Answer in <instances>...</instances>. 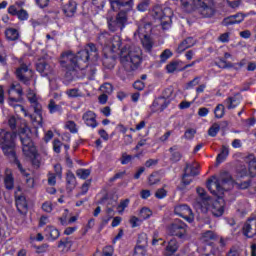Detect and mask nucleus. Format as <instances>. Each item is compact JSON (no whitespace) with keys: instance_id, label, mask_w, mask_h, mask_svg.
Here are the masks:
<instances>
[{"instance_id":"nucleus-25","label":"nucleus","mask_w":256,"mask_h":256,"mask_svg":"<svg viewBox=\"0 0 256 256\" xmlns=\"http://www.w3.org/2000/svg\"><path fill=\"white\" fill-rule=\"evenodd\" d=\"M63 13L66 15V17H73L75 13H77V2L69 1L67 4H65L63 7Z\"/></svg>"},{"instance_id":"nucleus-15","label":"nucleus","mask_w":256,"mask_h":256,"mask_svg":"<svg viewBox=\"0 0 256 256\" xmlns=\"http://www.w3.org/2000/svg\"><path fill=\"white\" fill-rule=\"evenodd\" d=\"M243 21H245V15L242 13H237L224 18L222 24L225 27H229L230 25H239V23H243Z\"/></svg>"},{"instance_id":"nucleus-58","label":"nucleus","mask_w":256,"mask_h":256,"mask_svg":"<svg viewBox=\"0 0 256 256\" xmlns=\"http://www.w3.org/2000/svg\"><path fill=\"white\" fill-rule=\"evenodd\" d=\"M57 184V175L53 173H48V185H51L52 187Z\"/></svg>"},{"instance_id":"nucleus-3","label":"nucleus","mask_w":256,"mask_h":256,"mask_svg":"<svg viewBox=\"0 0 256 256\" xmlns=\"http://www.w3.org/2000/svg\"><path fill=\"white\" fill-rule=\"evenodd\" d=\"M8 127L12 131L18 130L20 141L22 143V151L25 157H29V159H37V148H35V144H33V140H31V137L29 136L31 130L27 126V123H25V120L15 116H9Z\"/></svg>"},{"instance_id":"nucleus-16","label":"nucleus","mask_w":256,"mask_h":256,"mask_svg":"<svg viewBox=\"0 0 256 256\" xmlns=\"http://www.w3.org/2000/svg\"><path fill=\"white\" fill-rule=\"evenodd\" d=\"M57 247L61 250V253H69L71 247H73V239L71 237H63L58 241Z\"/></svg>"},{"instance_id":"nucleus-46","label":"nucleus","mask_w":256,"mask_h":256,"mask_svg":"<svg viewBox=\"0 0 256 256\" xmlns=\"http://www.w3.org/2000/svg\"><path fill=\"white\" fill-rule=\"evenodd\" d=\"M65 127L66 129H69L70 133H77V124L75 121H67Z\"/></svg>"},{"instance_id":"nucleus-28","label":"nucleus","mask_w":256,"mask_h":256,"mask_svg":"<svg viewBox=\"0 0 256 256\" xmlns=\"http://www.w3.org/2000/svg\"><path fill=\"white\" fill-rule=\"evenodd\" d=\"M215 239H217V235L211 230L204 232L201 237L202 243H206V245H211Z\"/></svg>"},{"instance_id":"nucleus-11","label":"nucleus","mask_w":256,"mask_h":256,"mask_svg":"<svg viewBox=\"0 0 256 256\" xmlns=\"http://www.w3.org/2000/svg\"><path fill=\"white\" fill-rule=\"evenodd\" d=\"M174 213L175 215L182 217V219H185L188 223H193V221H195L193 210L185 204L176 206L174 208Z\"/></svg>"},{"instance_id":"nucleus-7","label":"nucleus","mask_w":256,"mask_h":256,"mask_svg":"<svg viewBox=\"0 0 256 256\" xmlns=\"http://www.w3.org/2000/svg\"><path fill=\"white\" fill-rule=\"evenodd\" d=\"M196 7L201 17L210 18L215 15V0H196Z\"/></svg>"},{"instance_id":"nucleus-23","label":"nucleus","mask_w":256,"mask_h":256,"mask_svg":"<svg viewBox=\"0 0 256 256\" xmlns=\"http://www.w3.org/2000/svg\"><path fill=\"white\" fill-rule=\"evenodd\" d=\"M4 185L9 191H11V189L15 187V178H13V171H11V169L9 168L5 170Z\"/></svg>"},{"instance_id":"nucleus-38","label":"nucleus","mask_w":256,"mask_h":256,"mask_svg":"<svg viewBox=\"0 0 256 256\" xmlns=\"http://www.w3.org/2000/svg\"><path fill=\"white\" fill-rule=\"evenodd\" d=\"M151 26L149 24H144L142 26H138V30L134 33V35H138L141 39L147 35V29H150Z\"/></svg>"},{"instance_id":"nucleus-19","label":"nucleus","mask_w":256,"mask_h":256,"mask_svg":"<svg viewBox=\"0 0 256 256\" xmlns=\"http://www.w3.org/2000/svg\"><path fill=\"white\" fill-rule=\"evenodd\" d=\"M15 201L18 212L21 215H25L28 209L27 200L25 199V196L15 194Z\"/></svg>"},{"instance_id":"nucleus-62","label":"nucleus","mask_w":256,"mask_h":256,"mask_svg":"<svg viewBox=\"0 0 256 256\" xmlns=\"http://www.w3.org/2000/svg\"><path fill=\"white\" fill-rule=\"evenodd\" d=\"M123 143H124V145H132L133 144V135H131V134L124 135Z\"/></svg>"},{"instance_id":"nucleus-63","label":"nucleus","mask_w":256,"mask_h":256,"mask_svg":"<svg viewBox=\"0 0 256 256\" xmlns=\"http://www.w3.org/2000/svg\"><path fill=\"white\" fill-rule=\"evenodd\" d=\"M113 251L112 246H106L103 249L102 256H113Z\"/></svg>"},{"instance_id":"nucleus-59","label":"nucleus","mask_w":256,"mask_h":256,"mask_svg":"<svg viewBox=\"0 0 256 256\" xmlns=\"http://www.w3.org/2000/svg\"><path fill=\"white\" fill-rule=\"evenodd\" d=\"M101 91H103V93L111 94L113 93V86L110 83H106L101 86Z\"/></svg>"},{"instance_id":"nucleus-30","label":"nucleus","mask_w":256,"mask_h":256,"mask_svg":"<svg viewBox=\"0 0 256 256\" xmlns=\"http://www.w3.org/2000/svg\"><path fill=\"white\" fill-rule=\"evenodd\" d=\"M5 35L8 41H17L20 37L19 31L15 28H7Z\"/></svg>"},{"instance_id":"nucleus-37","label":"nucleus","mask_w":256,"mask_h":256,"mask_svg":"<svg viewBox=\"0 0 256 256\" xmlns=\"http://www.w3.org/2000/svg\"><path fill=\"white\" fill-rule=\"evenodd\" d=\"M48 110L49 113L53 114L61 112L63 108H61V105H57V103H55V100L52 99L49 101Z\"/></svg>"},{"instance_id":"nucleus-24","label":"nucleus","mask_w":256,"mask_h":256,"mask_svg":"<svg viewBox=\"0 0 256 256\" xmlns=\"http://www.w3.org/2000/svg\"><path fill=\"white\" fill-rule=\"evenodd\" d=\"M195 43H197V40H195L193 37L186 38L179 44L177 48L178 53H183V51H187V49L193 47Z\"/></svg>"},{"instance_id":"nucleus-36","label":"nucleus","mask_w":256,"mask_h":256,"mask_svg":"<svg viewBox=\"0 0 256 256\" xmlns=\"http://www.w3.org/2000/svg\"><path fill=\"white\" fill-rule=\"evenodd\" d=\"M177 249H179V244L175 238L171 239L166 246V251L168 253H176Z\"/></svg>"},{"instance_id":"nucleus-22","label":"nucleus","mask_w":256,"mask_h":256,"mask_svg":"<svg viewBox=\"0 0 256 256\" xmlns=\"http://www.w3.org/2000/svg\"><path fill=\"white\" fill-rule=\"evenodd\" d=\"M242 97L239 94H236L234 96L228 97L224 101V105H226L227 109H235L236 107H239L241 105Z\"/></svg>"},{"instance_id":"nucleus-51","label":"nucleus","mask_w":256,"mask_h":256,"mask_svg":"<svg viewBox=\"0 0 256 256\" xmlns=\"http://www.w3.org/2000/svg\"><path fill=\"white\" fill-rule=\"evenodd\" d=\"M133 159V156L128 155L127 153H123L122 157L120 159L121 165H127L131 163V160Z\"/></svg>"},{"instance_id":"nucleus-1","label":"nucleus","mask_w":256,"mask_h":256,"mask_svg":"<svg viewBox=\"0 0 256 256\" xmlns=\"http://www.w3.org/2000/svg\"><path fill=\"white\" fill-rule=\"evenodd\" d=\"M98 41H100L101 45H105L106 51L114 53L113 57L119 55L120 62L126 71H135L141 65L143 55L141 47L132 44L121 48V37L114 36L111 40V35L107 32L100 34Z\"/></svg>"},{"instance_id":"nucleus-34","label":"nucleus","mask_w":256,"mask_h":256,"mask_svg":"<svg viewBox=\"0 0 256 256\" xmlns=\"http://www.w3.org/2000/svg\"><path fill=\"white\" fill-rule=\"evenodd\" d=\"M229 157V146H222L221 152L218 154L217 163H223Z\"/></svg>"},{"instance_id":"nucleus-31","label":"nucleus","mask_w":256,"mask_h":256,"mask_svg":"<svg viewBox=\"0 0 256 256\" xmlns=\"http://www.w3.org/2000/svg\"><path fill=\"white\" fill-rule=\"evenodd\" d=\"M181 61H172L166 66L167 73H175V71H183Z\"/></svg>"},{"instance_id":"nucleus-53","label":"nucleus","mask_w":256,"mask_h":256,"mask_svg":"<svg viewBox=\"0 0 256 256\" xmlns=\"http://www.w3.org/2000/svg\"><path fill=\"white\" fill-rule=\"evenodd\" d=\"M170 57H173V52L169 49L164 50L160 55L161 61H167Z\"/></svg>"},{"instance_id":"nucleus-17","label":"nucleus","mask_w":256,"mask_h":256,"mask_svg":"<svg viewBox=\"0 0 256 256\" xmlns=\"http://www.w3.org/2000/svg\"><path fill=\"white\" fill-rule=\"evenodd\" d=\"M112 9L118 7V9H126V11H131L133 9V0H110Z\"/></svg>"},{"instance_id":"nucleus-33","label":"nucleus","mask_w":256,"mask_h":256,"mask_svg":"<svg viewBox=\"0 0 256 256\" xmlns=\"http://www.w3.org/2000/svg\"><path fill=\"white\" fill-rule=\"evenodd\" d=\"M140 39L142 41V45L145 51H147V53H151L153 49V40H151V38L148 35H144V37Z\"/></svg>"},{"instance_id":"nucleus-54","label":"nucleus","mask_w":256,"mask_h":256,"mask_svg":"<svg viewBox=\"0 0 256 256\" xmlns=\"http://www.w3.org/2000/svg\"><path fill=\"white\" fill-rule=\"evenodd\" d=\"M155 197L157 199H165V197H167V190H165L164 188L158 189L155 193Z\"/></svg>"},{"instance_id":"nucleus-47","label":"nucleus","mask_w":256,"mask_h":256,"mask_svg":"<svg viewBox=\"0 0 256 256\" xmlns=\"http://www.w3.org/2000/svg\"><path fill=\"white\" fill-rule=\"evenodd\" d=\"M61 147H63V142H61L59 139H54L53 141L54 153H61Z\"/></svg>"},{"instance_id":"nucleus-27","label":"nucleus","mask_w":256,"mask_h":256,"mask_svg":"<svg viewBox=\"0 0 256 256\" xmlns=\"http://www.w3.org/2000/svg\"><path fill=\"white\" fill-rule=\"evenodd\" d=\"M8 103L11 107H14V109H19L21 112H23L24 117H28L27 110H25V107L23 105H19V98H15L12 95H9Z\"/></svg>"},{"instance_id":"nucleus-55","label":"nucleus","mask_w":256,"mask_h":256,"mask_svg":"<svg viewBox=\"0 0 256 256\" xmlns=\"http://www.w3.org/2000/svg\"><path fill=\"white\" fill-rule=\"evenodd\" d=\"M159 181H160L159 175H157V174H151L148 178L149 185H157V183H159Z\"/></svg>"},{"instance_id":"nucleus-10","label":"nucleus","mask_w":256,"mask_h":256,"mask_svg":"<svg viewBox=\"0 0 256 256\" xmlns=\"http://www.w3.org/2000/svg\"><path fill=\"white\" fill-rule=\"evenodd\" d=\"M196 175H199V164H186L184 175L182 177L183 185H190L191 181H193V178L191 177H196Z\"/></svg>"},{"instance_id":"nucleus-32","label":"nucleus","mask_w":256,"mask_h":256,"mask_svg":"<svg viewBox=\"0 0 256 256\" xmlns=\"http://www.w3.org/2000/svg\"><path fill=\"white\" fill-rule=\"evenodd\" d=\"M45 233L47 237L51 239V241H55L56 239H59V230L53 226H47L45 229Z\"/></svg>"},{"instance_id":"nucleus-4","label":"nucleus","mask_w":256,"mask_h":256,"mask_svg":"<svg viewBox=\"0 0 256 256\" xmlns=\"http://www.w3.org/2000/svg\"><path fill=\"white\" fill-rule=\"evenodd\" d=\"M17 141V132H11L4 129L0 130V147L4 155L9 159L10 163L16 165L20 173L24 177H29V173L23 169L21 162L17 158V152L15 151Z\"/></svg>"},{"instance_id":"nucleus-8","label":"nucleus","mask_w":256,"mask_h":256,"mask_svg":"<svg viewBox=\"0 0 256 256\" xmlns=\"http://www.w3.org/2000/svg\"><path fill=\"white\" fill-rule=\"evenodd\" d=\"M127 12H129V10H121L117 16H116V20H110L108 22V27L110 29V31H118V29H120V31H123V29H125V25H127Z\"/></svg>"},{"instance_id":"nucleus-2","label":"nucleus","mask_w":256,"mask_h":256,"mask_svg":"<svg viewBox=\"0 0 256 256\" xmlns=\"http://www.w3.org/2000/svg\"><path fill=\"white\" fill-rule=\"evenodd\" d=\"M98 59L99 51L97 50V46L93 43H89L83 50H80L77 55L73 54V52L63 53L60 63L67 71H77V69L87 67L89 61L95 63Z\"/></svg>"},{"instance_id":"nucleus-57","label":"nucleus","mask_w":256,"mask_h":256,"mask_svg":"<svg viewBox=\"0 0 256 256\" xmlns=\"http://www.w3.org/2000/svg\"><path fill=\"white\" fill-rule=\"evenodd\" d=\"M42 209L45 213H51L53 211V203L47 201L42 204Z\"/></svg>"},{"instance_id":"nucleus-5","label":"nucleus","mask_w":256,"mask_h":256,"mask_svg":"<svg viewBox=\"0 0 256 256\" xmlns=\"http://www.w3.org/2000/svg\"><path fill=\"white\" fill-rule=\"evenodd\" d=\"M227 183H231V178L225 179L223 176H212L207 182V189L214 195V197L219 199L213 203L211 209L214 217H221L223 213H225L223 195L225 193V185H227Z\"/></svg>"},{"instance_id":"nucleus-64","label":"nucleus","mask_w":256,"mask_h":256,"mask_svg":"<svg viewBox=\"0 0 256 256\" xmlns=\"http://www.w3.org/2000/svg\"><path fill=\"white\" fill-rule=\"evenodd\" d=\"M227 256H241L240 253H239V249H237V247H232Z\"/></svg>"},{"instance_id":"nucleus-9","label":"nucleus","mask_w":256,"mask_h":256,"mask_svg":"<svg viewBox=\"0 0 256 256\" xmlns=\"http://www.w3.org/2000/svg\"><path fill=\"white\" fill-rule=\"evenodd\" d=\"M168 233L174 237H185L187 224L182 220L176 219L168 226Z\"/></svg>"},{"instance_id":"nucleus-48","label":"nucleus","mask_w":256,"mask_h":256,"mask_svg":"<svg viewBox=\"0 0 256 256\" xmlns=\"http://www.w3.org/2000/svg\"><path fill=\"white\" fill-rule=\"evenodd\" d=\"M129 207V199L122 200L117 207L118 213H123Z\"/></svg>"},{"instance_id":"nucleus-44","label":"nucleus","mask_w":256,"mask_h":256,"mask_svg":"<svg viewBox=\"0 0 256 256\" xmlns=\"http://www.w3.org/2000/svg\"><path fill=\"white\" fill-rule=\"evenodd\" d=\"M220 129L221 126L219 124H213L208 130V135L210 137H217V134L219 133Z\"/></svg>"},{"instance_id":"nucleus-35","label":"nucleus","mask_w":256,"mask_h":256,"mask_svg":"<svg viewBox=\"0 0 256 256\" xmlns=\"http://www.w3.org/2000/svg\"><path fill=\"white\" fill-rule=\"evenodd\" d=\"M13 93H17L18 97L23 96V88L21 87V84L16 83V84H12L10 86V89L8 91V95H13Z\"/></svg>"},{"instance_id":"nucleus-40","label":"nucleus","mask_w":256,"mask_h":256,"mask_svg":"<svg viewBox=\"0 0 256 256\" xmlns=\"http://www.w3.org/2000/svg\"><path fill=\"white\" fill-rule=\"evenodd\" d=\"M214 115L216 119H221L225 115V106L218 104L214 110Z\"/></svg>"},{"instance_id":"nucleus-26","label":"nucleus","mask_w":256,"mask_h":256,"mask_svg":"<svg viewBox=\"0 0 256 256\" xmlns=\"http://www.w3.org/2000/svg\"><path fill=\"white\" fill-rule=\"evenodd\" d=\"M170 152V163H179L181 159H183V154L179 152V147L177 145H174L169 148Z\"/></svg>"},{"instance_id":"nucleus-42","label":"nucleus","mask_w":256,"mask_h":256,"mask_svg":"<svg viewBox=\"0 0 256 256\" xmlns=\"http://www.w3.org/2000/svg\"><path fill=\"white\" fill-rule=\"evenodd\" d=\"M76 175L79 179H87L91 175V170L80 168L76 171Z\"/></svg>"},{"instance_id":"nucleus-61","label":"nucleus","mask_w":256,"mask_h":256,"mask_svg":"<svg viewBox=\"0 0 256 256\" xmlns=\"http://www.w3.org/2000/svg\"><path fill=\"white\" fill-rule=\"evenodd\" d=\"M248 171H249L251 177H255V175H256V162H250L249 163Z\"/></svg>"},{"instance_id":"nucleus-14","label":"nucleus","mask_w":256,"mask_h":256,"mask_svg":"<svg viewBox=\"0 0 256 256\" xmlns=\"http://www.w3.org/2000/svg\"><path fill=\"white\" fill-rule=\"evenodd\" d=\"M243 235L251 239L256 235V218L247 220L243 226Z\"/></svg>"},{"instance_id":"nucleus-56","label":"nucleus","mask_w":256,"mask_h":256,"mask_svg":"<svg viewBox=\"0 0 256 256\" xmlns=\"http://www.w3.org/2000/svg\"><path fill=\"white\" fill-rule=\"evenodd\" d=\"M165 98H158L154 105H160V111H163L164 109H167V103H165Z\"/></svg>"},{"instance_id":"nucleus-6","label":"nucleus","mask_w":256,"mask_h":256,"mask_svg":"<svg viewBox=\"0 0 256 256\" xmlns=\"http://www.w3.org/2000/svg\"><path fill=\"white\" fill-rule=\"evenodd\" d=\"M27 99L31 103L34 109V116L30 115L32 122H34L38 127L43 126V107L41 103H39V98H37V94L33 90H28Z\"/></svg>"},{"instance_id":"nucleus-12","label":"nucleus","mask_w":256,"mask_h":256,"mask_svg":"<svg viewBox=\"0 0 256 256\" xmlns=\"http://www.w3.org/2000/svg\"><path fill=\"white\" fill-rule=\"evenodd\" d=\"M16 76L19 81L24 83V85H29L31 78L33 77V70L29 69V66L26 64H22L16 70Z\"/></svg>"},{"instance_id":"nucleus-13","label":"nucleus","mask_w":256,"mask_h":256,"mask_svg":"<svg viewBox=\"0 0 256 256\" xmlns=\"http://www.w3.org/2000/svg\"><path fill=\"white\" fill-rule=\"evenodd\" d=\"M82 120L87 127H91L92 129H96V127L99 126V122H97V114L91 110L86 111L82 115Z\"/></svg>"},{"instance_id":"nucleus-60","label":"nucleus","mask_w":256,"mask_h":256,"mask_svg":"<svg viewBox=\"0 0 256 256\" xmlns=\"http://www.w3.org/2000/svg\"><path fill=\"white\" fill-rule=\"evenodd\" d=\"M196 191L199 197H201V199H203L204 201H207V199H209V197L207 196V192H205V189L198 187Z\"/></svg>"},{"instance_id":"nucleus-52","label":"nucleus","mask_w":256,"mask_h":256,"mask_svg":"<svg viewBox=\"0 0 256 256\" xmlns=\"http://www.w3.org/2000/svg\"><path fill=\"white\" fill-rule=\"evenodd\" d=\"M149 1L150 0H143L142 2H140L137 6L138 11H147V9H149Z\"/></svg>"},{"instance_id":"nucleus-29","label":"nucleus","mask_w":256,"mask_h":256,"mask_svg":"<svg viewBox=\"0 0 256 256\" xmlns=\"http://www.w3.org/2000/svg\"><path fill=\"white\" fill-rule=\"evenodd\" d=\"M154 17H155L156 19H160L161 25H162L163 27H165V26L167 25V21H171V17H170V16H166V15H165V11H163V10H161V9H159V8H157V9L155 10V15H154Z\"/></svg>"},{"instance_id":"nucleus-39","label":"nucleus","mask_w":256,"mask_h":256,"mask_svg":"<svg viewBox=\"0 0 256 256\" xmlns=\"http://www.w3.org/2000/svg\"><path fill=\"white\" fill-rule=\"evenodd\" d=\"M66 95L71 99H73L75 97H83V92H81L79 88H72L66 91Z\"/></svg>"},{"instance_id":"nucleus-45","label":"nucleus","mask_w":256,"mask_h":256,"mask_svg":"<svg viewBox=\"0 0 256 256\" xmlns=\"http://www.w3.org/2000/svg\"><path fill=\"white\" fill-rule=\"evenodd\" d=\"M199 81H201V76H196L186 84V89H193V87H197V85H199Z\"/></svg>"},{"instance_id":"nucleus-50","label":"nucleus","mask_w":256,"mask_h":256,"mask_svg":"<svg viewBox=\"0 0 256 256\" xmlns=\"http://www.w3.org/2000/svg\"><path fill=\"white\" fill-rule=\"evenodd\" d=\"M196 133H197V130L193 128L187 129L184 133V139H188V140L193 139Z\"/></svg>"},{"instance_id":"nucleus-43","label":"nucleus","mask_w":256,"mask_h":256,"mask_svg":"<svg viewBox=\"0 0 256 256\" xmlns=\"http://www.w3.org/2000/svg\"><path fill=\"white\" fill-rule=\"evenodd\" d=\"M145 255H147V250L145 249V246L137 245L134 249L133 256H145Z\"/></svg>"},{"instance_id":"nucleus-20","label":"nucleus","mask_w":256,"mask_h":256,"mask_svg":"<svg viewBox=\"0 0 256 256\" xmlns=\"http://www.w3.org/2000/svg\"><path fill=\"white\" fill-rule=\"evenodd\" d=\"M37 72L42 75V77H47L53 73V66L45 61L39 62L36 65Z\"/></svg>"},{"instance_id":"nucleus-18","label":"nucleus","mask_w":256,"mask_h":256,"mask_svg":"<svg viewBox=\"0 0 256 256\" xmlns=\"http://www.w3.org/2000/svg\"><path fill=\"white\" fill-rule=\"evenodd\" d=\"M8 13L10 15H16L20 21H27V19H29V13L27 12V10H18L16 6H9Z\"/></svg>"},{"instance_id":"nucleus-49","label":"nucleus","mask_w":256,"mask_h":256,"mask_svg":"<svg viewBox=\"0 0 256 256\" xmlns=\"http://www.w3.org/2000/svg\"><path fill=\"white\" fill-rule=\"evenodd\" d=\"M89 187H91V182H85L81 186V192L76 195V197H81V195H86L87 191H89Z\"/></svg>"},{"instance_id":"nucleus-41","label":"nucleus","mask_w":256,"mask_h":256,"mask_svg":"<svg viewBox=\"0 0 256 256\" xmlns=\"http://www.w3.org/2000/svg\"><path fill=\"white\" fill-rule=\"evenodd\" d=\"M152 215H153V212L151 211V209L144 207L140 210L139 217L140 219L145 221V219H149V217H151Z\"/></svg>"},{"instance_id":"nucleus-21","label":"nucleus","mask_w":256,"mask_h":256,"mask_svg":"<svg viewBox=\"0 0 256 256\" xmlns=\"http://www.w3.org/2000/svg\"><path fill=\"white\" fill-rule=\"evenodd\" d=\"M77 187V178L72 171L66 173V191L71 193Z\"/></svg>"}]
</instances>
